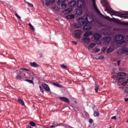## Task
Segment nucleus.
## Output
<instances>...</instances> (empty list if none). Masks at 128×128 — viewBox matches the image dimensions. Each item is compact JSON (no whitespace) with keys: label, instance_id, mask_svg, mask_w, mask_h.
<instances>
[{"label":"nucleus","instance_id":"obj_48","mask_svg":"<svg viewBox=\"0 0 128 128\" xmlns=\"http://www.w3.org/2000/svg\"><path fill=\"white\" fill-rule=\"evenodd\" d=\"M92 122H93V120L92 119V118H90V119L89 120V122H90V124H92Z\"/></svg>","mask_w":128,"mask_h":128},{"label":"nucleus","instance_id":"obj_30","mask_svg":"<svg viewBox=\"0 0 128 128\" xmlns=\"http://www.w3.org/2000/svg\"><path fill=\"white\" fill-rule=\"evenodd\" d=\"M60 5H61V8H62V9H65V8H66V7H67V4H64V3Z\"/></svg>","mask_w":128,"mask_h":128},{"label":"nucleus","instance_id":"obj_7","mask_svg":"<svg viewBox=\"0 0 128 128\" xmlns=\"http://www.w3.org/2000/svg\"><path fill=\"white\" fill-rule=\"evenodd\" d=\"M124 39V36L122 35H118L114 38V41L118 42Z\"/></svg>","mask_w":128,"mask_h":128},{"label":"nucleus","instance_id":"obj_14","mask_svg":"<svg viewBox=\"0 0 128 128\" xmlns=\"http://www.w3.org/2000/svg\"><path fill=\"white\" fill-rule=\"evenodd\" d=\"M92 34V32H91L90 31H88L84 34V38H88V36H91Z\"/></svg>","mask_w":128,"mask_h":128},{"label":"nucleus","instance_id":"obj_62","mask_svg":"<svg viewBox=\"0 0 128 128\" xmlns=\"http://www.w3.org/2000/svg\"><path fill=\"white\" fill-rule=\"evenodd\" d=\"M16 72H18V70H16Z\"/></svg>","mask_w":128,"mask_h":128},{"label":"nucleus","instance_id":"obj_41","mask_svg":"<svg viewBox=\"0 0 128 128\" xmlns=\"http://www.w3.org/2000/svg\"><path fill=\"white\" fill-rule=\"evenodd\" d=\"M128 84V82H124L122 84V86H126V84Z\"/></svg>","mask_w":128,"mask_h":128},{"label":"nucleus","instance_id":"obj_19","mask_svg":"<svg viewBox=\"0 0 128 128\" xmlns=\"http://www.w3.org/2000/svg\"><path fill=\"white\" fill-rule=\"evenodd\" d=\"M75 17L74 14H68L66 16V18L67 19L70 20V19H72L74 18Z\"/></svg>","mask_w":128,"mask_h":128},{"label":"nucleus","instance_id":"obj_5","mask_svg":"<svg viewBox=\"0 0 128 128\" xmlns=\"http://www.w3.org/2000/svg\"><path fill=\"white\" fill-rule=\"evenodd\" d=\"M78 6L80 8H84L86 5V2L84 0H78L77 3Z\"/></svg>","mask_w":128,"mask_h":128},{"label":"nucleus","instance_id":"obj_8","mask_svg":"<svg viewBox=\"0 0 128 128\" xmlns=\"http://www.w3.org/2000/svg\"><path fill=\"white\" fill-rule=\"evenodd\" d=\"M74 33H75V36L76 38H80V35L82 33L80 30H76L74 31Z\"/></svg>","mask_w":128,"mask_h":128},{"label":"nucleus","instance_id":"obj_20","mask_svg":"<svg viewBox=\"0 0 128 128\" xmlns=\"http://www.w3.org/2000/svg\"><path fill=\"white\" fill-rule=\"evenodd\" d=\"M26 76H24V78H30V74L29 72H26Z\"/></svg>","mask_w":128,"mask_h":128},{"label":"nucleus","instance_id":"obj_61","mask_svg":"<svg viewBox=\"0 0 128 128\" xmlns=\"http://www.w3.org/2000/svg\"><path fill=\"white\" fill-rule=\"evenodd\" d=\"M127 81H128V78H127Z\"/></svg>","mask_w":128,"mask_h":128},{"label":"nucleus","instance_id":"obj_50","mask_svg":"<svg viewBox=\"0 0 128 128\" xmlns=\"http://www.w3.org/2000/svg\"><path fill=\"white\" fill-rule=\"evenodd\" d=\"M104 35H110V33L108 32H104Z\"/></svg>","mask_w":128,"mask_h":128},{"label":"nucleus","instance_id":"obj_59","mask_svg":"<svg viewBox=\"0 0 128 128\" xmlns=\"http://www.w3.org/2000/svg\"><path fill=\"white\" fill-rule=\"evenodd\" d=\"M110 128H112V126H110Z\"/></svg>","mask_w":128,"mask_h":128},{"label":"nucleus","instance_id":"obj_26","mask_svg":"<svg viewBox=\"0 0 128 128\" xmlns=\"http://www.w3.org/2000/svg\"><path fill=\"white\" fill-rule=\"evenodd\" d=\"M99 88H100V85L97 84H95V88H94L95 92H98Z\"/></svg>","mask_w":128,"mask_h":128},{"label":"nucleus","instance_id":"obj_52","mask_svg":"<svg viewBox=\"0 0 128 128\" xmlns=\"http://www.w3.org/2000/svg\"><path fill=\"white\" fill-rule=\"evenodd\" d=\"M117 54H122V52L118 51V52H117Z\"/></svg>","mask_w":128,"mask_h":128},{"label":"nucleus","instance_id":"obj_3","mask_svg":"<svg viewBox=\"0 0 128 128\" xmlns=\"http://www.w3.org/2000/svg\"><path fill=\"white\" fill-rule=\"evenodd\" d=\"M92 0V3H93V6L96 12L100 15V16L104 17V15L101 13L100 12V10L98 9L96 4V0Z\"/></svg>","mask_w":128,"mask_h":128},{"label":"nucleus","instance_id":"obj_55","mask_svg":"<svg viewBox=\"0 0 128 128\" xmlns=\"http://www.w3.org/2000/svg\"><path fill=\"white\" fill-rule=\"evenodd\" d=\"M72 43L74 44H77V42H72Z\"/></svg>","mask_w":128,"mask_h":128},{"label":"nucleus","instance_id":"obj_28","mask_svg":"<svg viewBox=\"0 0 128 128\" xmlns=\"http://www.w3.org/2000/svg\"><path fill=\"white\" fill-rule=\"evenodd\" d=\"M117 75L118 76H124L126 75V74L124 73V72H119Z\"/></svg>","mask_w":128,"mask_h":128},{"label":"nucleus","instance_id":"obj_40","mask_svg":"<svg viewBox=\"0 0 128 128\" xmlns=\"http://www.w3.org/2000/svg\"><path fill=\"white\" fill-rule=\"evenodd\" d=\"M40 92H42V93L44 92V90L43 88L42 87V86H40Z\"/></svg>","mask_w":128,"mask_h":128},{"label":"nucleus","instance_id":"obj_23","mask_svg":"<svg viewBox=\"0 0 128 128\" xmlns=\"http://www.w3.org/2000/svg\"><path fill=\"white\" fill-rule=\"evenodd\" d=\"M94 116H95V118L100 116V112L94 110Z\"/></svg>","mask_w":128,"mask_h":128},{"label":"nucleus","instance_id":"obj_22","mask_svg":"<svg viewBox=\"0 0 128 128\" xmlns=\"http://www.w3.org/2000/svg\"><path fill=\"white\" fill-rule=\"evenodd\" d=\"M122 50L128 54V48L126 46H123L122 48Z\"/></svg>","mask_w":128,"mask_h":128},{"label":"nucleus","instance_id":"obj_58","mask_svg":"<svg viewBox=\"0 0 128 128\" xmlns=\"http://www.w3.org/2000/svg\"><path fill=\"white\" fill-rule=\"evenodd\" d=\"M126 123H128V120H127V121H126Z\"/></svg>","mask_w":128,"mask_h":128},{"label":"nucleus","instance_id":"obj_25","mask_svg":"<svg viewBox=\"0 0 128 128\" xmlns=\"http://www.w3.org/2000/svg\"><path fill=\"white\" fill-rule=\"evenodd\" d=\"M66 2V0H58L57 2V4L58 5L60 6L62 4H64V2Z\"/></svg>","mask_w":128,"mask_h":128},{"label":"nucleus","instance_id":"obj_53","mask_svg":"<svg viewBox=\"0 0 128 128\" xmlns=\"http://www.w3.org/2000/svg\"><path fill=\"white\" fill-rule=\"evenodd\" d=\"M26 128H32V126H30V125L27 126H26Z\"/></svg>","mask_w":128,"mask_h":128},{"label":"nucleus","instance_id":"obj_34","mask_svg":"<svg viewBox=\"0 0 128 128\" xmlns=\"http://www.w3.org/2000/svg\"><path fill=\"white\" fill-rule=\"evenodd\" d=\"M30 124L32 127H35L36 126V124L33 122L32 121H31L30 122Z\"/></svg>","mask_w":128,"mask_h":128},{"label":"nucleus","instance_id":"obj_45","mask_svg":"<svg viewBox=\"0 0 128 128\" xmlns=\"http://www.w3.org/2000/svg\"><path fill=\"white\" fill-rule=\"evenodd\" d=\"M126 44V42L124 41V40L123 41H122V42H120V44Z\"/></svg>","mask_w":128,"mask_h":128},{"label":"nucleus","instance_id":"obj_29","mask_svg":"<svg viewBox=\"0 0 128 128\" xmlns=\"http://www.w3.org/2000/svg\"><path fill=\"white\" fill-rule=\"evenodd\" d=\"M24 77H22V76H20V74H18L16 76V79L18 80H21Z\"/></svg>","mask_w":128,"mask_h":128},{"label":"nucleus","instance_id":"obj_16","mask_svg":"<svg viewBox=\"0 0 128 128\" xmlns=\"http://www.w3.org/2000/svg\"><path fill=\"white\" fill-rule=\"evenodd\" d=\"M114 22L116 24H120L122 25L128 26V22H122L120 21H116V20H115Z\"/></svg>","mask_w":128,"mask_h":128},{"label":"nucleus","instance_id":"obj_56","mask_svg":"<svg viewBox=\"0 0 128 128\" xmlns=\"http://www.w3.org/2000/svg\"><path fill=\"white\" fill-rule=\"evenodd\" d=\"M125 102H128V98H126L124 99Z\"/></svg>","mask_w":128,"mask_h":128},{"label":"nucleus","instance_id":"obj_39","mask_svg":"<svg viewBox=\"0 0 128 128\" xmlns=\"http://www.w3.org/2000/svg\"><path fill=\"white\" fill-rule=\"evenodd\" d=\"M60 66L62 68H68V66H66L65 65H64V64H61Z\"/></svg>","mask_w":128,"mask_h":128},{"label":"nucleus","instance_id":"obj_17","mask_svg":"<svg viewBox=\"0 0 128 128\" xmlns=\"http://www.w3.org/2000/svg\"><path fill=\"white\" fill-rule=\"evenodd\" d=\"M76 14L78 16H81L82 14V10H76Z\"/></svg>","mask_w":128,"mask_h":128},{"label":"nucleus","instance_id":"obj_1","mask_svg":"<svg viewBox=\"0 0 128 128\" xmlns=\"http://www.w3.org/2000/svg\"><path fill=\"white\" fill-rule=\"evenodd\" d=\"M78 23L75 24L74 26L76 28H80L84 25L85 21H86L88 23H92L94 22V18L88 14H85L83 18H78Z\"/></svg>","mask_w":128,"mask_h":128},{"label":"nucleus","instance_id":"obj_31","mask_svg":"<svg viewBox=\"0 0 128 128\" xmlns=\"http://www.w3.org/2000/svg\"><path fill=\"white\" fill-rule=\"evenodd\" d=\"M52 84H54V86H56V87L62 88L61 85L59 84L58 83L53 82Z\"/></svg>","mask_w":128,"mask_h":128},{"label":"nucleus","instance_id":"obj_46","mask_svg":"<svg viewBox=\"0 0 128 128\" xmlns=\"http://www.w3.org/2000/svg\"><path fill=\"white\" fill-rule=\"evenodd\" d=\"M100 48H96V49L95 50L96 52H100Z\"/></svg>","mask_w":128,"mask_h":128},{"label":"nucleus","instance_id":"obj_21","mask_svg":"<svg viewBox=\"0 0 128 128\" xmlns=\"http://www.w3.org/2000/svg\"><path fill=\"white\" fill-rule=\"evenodd\" d=\"M18 102L21 104L22 106H24V100H22L21 98H19L18 99Z\"/></svg>","mask_w":128,"mask_h":128},{"label":"nucleus","instance_id":"obj_4","mask_svg":"<svg viewBox=\"0 0 128 128\" xmlns=\"http://www.w3.org/2000/svg\"><path fill=\"white\" fill-rule=\"evenodd\" d=\"M23 70L30 72V70L28 69L25 68H20L19 70V74L22 76L23 78H24V76H26V72Z\"/></svg>","mask_w":128,"mask_h":128},{"label":"nucleus","instance_id":"obj_13","mask_svg":"<svg viewBox=\"0 0 128 128\" xmlns=\"http://www.w3.org/2000/svg\"><path fill=\"white\" fill-rule=\"evenodd\" d=\"M76 5V2L75 0H72V2H70L68 4V6L71 7H74Z\"/></svg>","mask_w":128,"mask_h":128},{"label":"nucleus","instance_id":"obj_18","mask_svg":"<svg viewBox=\"0 0 128 128\" xmlns=\"http://www.w3.org/2000/svg\"><path fill=\"white\" fill-rule=\"evenodd\" d=\"M103 40L106 42H109L110 40V38L108 36H106L103 38Z\"/></svg>","mask_w":128,"mask_h":128},{"label":"nucleus","instance_id":"obj_2","mask_svg":"<svg viewBox=\"0 0 128 128\" xmlns=\"http://www.w3.org/2000/svg\"><path fill=\"white\" fill-rule=\"evenodd\" d=\"M103 2L104 4V6L106 8V10H108L110 14H113L116 16H119L121 18H128V14H122L120 12L115 11L114 10H111L109 7H108V1L106 0H103Z\"/></svg>","mask_w":128,"mask_h":128},{"label":"nucleus","instance_id":"obj_11","mask_svg":"<svg viewBox=\"0 0 128 128\" xmlns=\"http://www.w3.org/2000/svg\"><path fill=\"white\" fill-rule=\"evenodd\" d=\"M54 2V0H46V6H49L50 5L52 4Z\"/></svg>","mask_w":128,"mask_h":128},{"label":"nucleus","instance_id":"obj_43","mask_svg":"<svg viewBox=\"0 0 128 128\" xmlns=\"http://www.w3.org/2000/svg\"><path fill=\"white\" fill-rule=\"evenodd\" d=\"M104 56H100L99 58H98V59L100 60H103L104 59Z\"/></svg>","mask_w":128,"mask_h":128},{"label":"nucleus","instance_id":"obj_32","mask_svg":"<svg viewBox=\"0 0 128 128\" xmlns=\"http://www.w3.org/2000/svg\"><path fill=\"white\" fill-rule=\"evenodd\" d=\"M95 46H96V44L92 43V44H90L88 46V48H94Z\"/></svg>","mask_w":128,"mask_h":128},{"label":"nucleus","instance_id":"obj_63","mask_svg":"<svg viewBox=\"0 0 128 128\" xmlns=\"http://www.w3.org/2000/svg\"><path fill=\"white\" fill-rule=\"evenodd\" d=\"M34 78H32V80H34Z\"/></svg>","mask_w":128,"mask_h":128},{"label":"nucleus","instance_id":"obj_6","mask_svg":"<svg viewBox=\"0 0 128 128\" xmlns=\"http://www.w3.org/2000/svg\"><path fill=\"white\" fill-rule=\"evenodd\" d=\"M82 26H84L83 27L84 30H85V31L89 30L92 29V26H89V24H88V23L86 22H85V24H84V25H82Z\"/></svg>","mask_w":128,"mask_h":128},{"label":"nucleus","instance_id":"obj_24","mask_svg":"<svg viewBox=\"0 0 128 128\" xmlns=\"http://www.w3.org/2000/svg\"><path fill=\"white\" fill-rule=\"evenodd\" d=\"M83 41L85 42L88 43L90 42V38H83Z\"/></svg>","mask_w":128,"mask_h":128},{"label":"nucleus","instance_id":"obj_38","mask_svg":"<svg viewBox=\"0 0 128 128\" xmlns=\"http://www.w3.org/2000/svg\"><path fill=\"white\" fill-rule=\"evenodd\" d=\"M15 16L18 18V20L21 19V17L19 16V15L16 12Z\"/></svg>","mask_w":128,"mask_h":128},{"label":"nucleus","instance_id":"obj_44","mask_svg":"<svg viewBox=\"0 0 128 128\" xmlns=\"http://www.w3.org/2000/svg\"><path fill=\"white\" fill-rule=\"evenodd\" d=\"M106 50V48H105V47H103L102 48V52H105Z\"/></svg>","mask_w":128,"mask_h":128},{"label":"nucleus","instance_id":"obj_15","mask_svg":"<svg viewBox=\"0 0 128 128\" xmlns=\"http://www.w3.org/2000/svg\"><path fill=\"white\" fill-rule=\"evenodd\" d=\"M30 66L34 67V68H36L38 66V63L36 62H30Z\"/></svg>","mask_w":128,"mask_h":128},{"label":"nucleus","instance_id":"obj_27","mask_svg":"<svg viewBox=\"0 0 128 128\" xmlns=\"http://www.w3.org/2000/svg\"><path fill=\"white\" fill-rule=\"evenodd\" d=\"M71 10L70 9H66V10H64L62 12L64 14H68L70 12Z\"/></svg>","mask_w":128,"mask_h":128},{"label":"nucleus","instance_id":"obj_36","mask_svg":"<svg viewBox=\"0 0 128 128\" xmlns=\"http://www.w3.org/2000/svg\"><path fill=\"white\" fill-rule=\"evenodd\" d=\"M112 51V49L111 47H110V48H108V50H106V52L108 54H109Z\"/></svg>","mask_w":128,"mask_h":128},{"label":"nucleus","instance_id":"obj_47","mask_svg":"<svg viewBox=\"0 0 128 128\" xmlns=\"http://www.w3.org/2000/svg\"><path fill=\"white\" fill-rule=\"evenodd\" d=\"M111 119L116 120V116H112Z\"/></svg>","mask_w":128,"mask_h":128},{"label":"nucleus","instance_id":"obj_49","mask_svg":"<svg viewBox=\"0 0 128 128\" xmlns=\"http://www.w3.org/2000/svg\"><path fill=\"white\" fill-rule=\"evenodd\" d=\"M125 92H126V94H128V87L126 88Z\"/></svg>","mask_w":128,"mask_h":128},{"label":"nucleus","instance_id":"obj_54","mask_svg":"<svg viewBox=\"0 0 128 128\" xmlns=\"http://www.w3.org/2000/svg\"><path fill=\"white\" fill-rule=\"evenodd\" d=\"M56 128V126H54V125L50 126V128Z\"/></svg>","mask_w":128,"mask_h":128},{"label":"nucleus","instance_id":"obj_51","mask_svg":"<svg viewBox=\"0 0 128 128\" xmlns=\"http://www.w3.org/2000/svg\"><path fill=\"white\" fill-rule=\"evenodd\" d=\"M117 64L118 65V66H120V60H119L117 62Z\"/></svg>","mask_w":128,"mask_h":128},{"label":"nucleus","instance_id":"obj_37","mask_svg":"<svg viewBox=\"0 0 128 128\" xmlns=\"http://www.w3.org/2000/svg\"><path fill=\"white\" fill-rule=\"evenodd\" d=\"M124 78L123 77H121V78H118V81L119 82H122V80H124Z\"/></svg>","mask_w":128,"mask_h":128},{"label":"nucleus","instance_id":"obj_57","mask_svg":"<svg viewBox=\"0 0 128 128\" xmlns=\"http://www.w3.org/2000/svg\"><path fill=\"white\" fill-rule=\"evenodd\" d=\"M126 40H127V41L128 42V36H126Z\"/></svg>","mask_w":128,"mask_h":128},{"label":"nucleus","instance_id":"obj_42","mask_svg":"<svg viewBox=\"0 0 128 128\" xmlns=\"http://www.w3.org/2000/svg\"><path fill=\"white\" fill-rule=\"evenodd\" d=\"M27 4H28V6H29L30 7H33V6H34L32 4L30 3V2H27Z\"/></svg>","mask_w":128,"mask_h":128},{"label":"nucleus","instance_id":"obj_10","mask_svg":"<svg viewBox=\"0 0 128 128\" xmlns=\"http://www.w3.org/2000/svg\"><path fill=\"white\" fill-rule=\"evenodd\" d=\"M94 39L95 40L98 41L101 38V36H100V34H94Z\"/></svg>","mask_w":128,"mask_h":128},{"label":"nucleus","instance_id":"obj_60","mask_svg":"<svg viewBox=\"0 0 128 128\" xmlns=\"http://www.w3.org/2000/svg\"><path fill=\"white\" fill-rule=\"evenodd\" d=\"M40 57H42V54H40Z\"/></svg>","mask_w":128,"mask_h":128},{"label":"nucleus","instance_id":"obj_9","mask_svg":"<svg viewBox=\"0 0 128 128\" xmlns=\"http://www.w3.org/2000/svg\"><path fill=\"white\" fill-rule=\"evenodd\" d=\"M42 87L46 91L50 92V87L48 86L46 84H42Z\"/></svg>","mask_w":128,"mask_h":128},{"label":"nucleus","instance_id":"obj_12","mask_svg":"<svg viewBox=\"0 0 128 128\" xmlns=\"http://www.w3.org/2000/svg\"><path fill=\"white\" fill-rule=\"evenodd\" d=\"M60 100H62V102H65V103L70 104V100H68V98L61 97V98H60Z\"/></svg>","mask_w":128,"mask_h":128},{"label":"nucleus","instance_id":"obj_35","mask_svg":"<svg viewBox=\"0 0 128 128\" xmlns=\"http://www.w3.org/2000/svg\"><path fill=\"white\" fill-rule=\"evenodd\" d=\"M28 26H30V28L32 30H33V31H34V30H35L34 27L32 25V24H30H30H28Z\"/></svg>","mask_w":128,"mask_h":128},{"label":"nucleus","instance_id":"obj_33","mask_svg":"<svg viewBox=\"0 0 128 128\" xmlns=\"http://www.w3.org/2000/svg\"><path fill=\"white\" fill-rule=\"evenodd\" d=\"M25 81L26 82H28V83L34 84V82L32 81V80H29V79H26L25 80Z\"/></svg>","mask_w":128,"mask_h":128}]
</instances>
